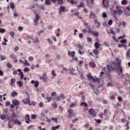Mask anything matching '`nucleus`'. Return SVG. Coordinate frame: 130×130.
Instances as JSON below:
<instances>
[{
	"label": "nucleus",
	"mask_w": 130,
	"mask_h": 130,
	"mask_svg": "<svg viewBox=\"0 0 130 130\" xmlns=\"http://www.w3.org/2000/svg\"><path fill=\"white\" fill-rule=\"evenodd\" d=\"M116 61L118 62L117 67L118 71V75H122V67L120 66H121V61L118 58H117Z\"/></svg>",
	"instance_id": "f257e3e1"
},
{
	"label": "nucleus",
	"mask_w": 130,
	"mask_h": 130,
	"mask_svg": "<svg viewBox=\"0 0 130 130\" xmlns=\"http://www.w3.org/2000/svg\"><path fill=\"white\" fill-rule=\"evenodd\" d=\"M116 9L117 11L114 10L113 11V14H117L118 13L119 15L122 14V13H123V12L122 11V10H121V7L117 5L116 6Z\"/></svg>",
	"instance_id": "f03ea898"
},
{
	"label": "nucleus",
	"mask_w": 130,
	"mask_h": 130,
	"mask_svg": "<svg viewBox=\"0 0 130 130\" xmlns=\"http://www.w3.org/2000/svg\"><path fill=\"white\" fill-rule=\"evenodd\" d=\"M107 68L108 70L107 73H111V71L115 69V67H113L112 65L107 64Z\"/></svg>",
	"instance_id": "7ed1b4c3"
},
{
	"label": "nucleus",
	"mask_w": 130,
	"mask_h": 130,
	"mask_svg": "<svg viewBox=\"0 0 130 130\" xmlns=\"http://www.w3.org/2000/svg\"><path fill=\"white\" fill-rule=\"evenodd\" d=\"M88 112L89 114H90V115H92V116L95 117L97 115V114L96 113V112L95 111V110H94V109L93 108L90 109L88 110Z\"/></svg>",
	"instance_id": "20e7f679"
},
{
	"label": "nucleus",
	"mask_w": 130,
	"mask_h": 130,
	"mask_svg": "<svg viewBox=\"0 0 130 130\" xmlns=\"http://www.w3.org/2000/svg\"><path fill=\"white\" fill-rule=\"evenodd\" d=\"M40 79L42 80L43 82H47L48 78L47 76L46 75V73H44L43 75L40 77Z\"/></svg>",
	"instance_id": "39448f33"
},
{
	"label": "nucleus",
	"mask_w": 130,
	"mask_h": 130,
	"mask_svg": "<svg viewBox=\"0 0 130 130\" xmlns=\"http://www.w3.org/2000/svg\"><path fill=\"white\" fill-rule=\"evenodd\" d=\"M11 121H13L14 124H18V125H21V124H22L21 121H19L18 119H15V120H14V119L12 118L11 119Z\"/></svg>",
	"instance_id": "423d86ee"
},
{
	"label": "nucleus",
	"mask_w": 130,
	"mask_h": 130,
	"mask_svg": "<svg viewBox=\"0 0 130 130\" xmlns=\"http://www.w3.org/2000/svg\"><path fill=\"white\" fill-rule=\"evenodd\" d=\"M64 12H66V7L63 6H60L59 14L61 15V13H64Z\"/></svg>",
	"instance_id": "0eeeda50"
},
{
	"label": "nucleus",
	"mask_w": 130,
	"mask_h": 130,
	"mask_svg": "<svg viewBox=\"0 0 130 130\" xmlns=\"http://www.w3.org/2000/svg\"><path fill=\"white\" fill-rule=\"evenodd\" d=\"M25 122H26L27 124L30 123V121H31V120H30V115H29V114H26V115H25Z\"/></svg>",
	"instance_id": "6e6552de"
},
{
	"label": "nucleus",
	"mask_w": 130,
	"mask_h": 130,
	"mask_svg": "<svg viewBox=\"0 0 130 130\" xmlns=\"http://www.w3.org/2000/svg\"><path fill=\"white\" fill-rule=\"evenodd\" d=\"M68 54L69 56H71L72 58L75 57V55H76V52L75 51H70V50H68Z\"/></svg>",
	"instance_id": "1a4fd4ad"
},
{
	"label": "nucleus",
	"mask_w": 130,
	"mask_h": 130,
	"mask_svg": "<svg viewBox=\"0 0 130 130\" xmlns=\"http://www.w3.org/2000/svg\"><path fill=\"white\" fill-rule=\"evenodd\" d=\"M33 12L35 13V15L36 16V18L35 20H36L37 21H39V19H40V15H39V14H38L36 12V11L33 10Z\"/></svg>",
	"instance_id": "9d476101"
},
{
	"label": "nucleus",
	"mask_w": 130,
	"mask_h": 130,
	"mask_svg": "<svg viewBox=\"0 0 130 130\" xmlns=\"http://www.w3.org/2000/svg\"><path fill=\"white\" fill-rule=\"evenodd\" d=\"M22 102L24 103V104H29V103H30V99H23L22 100Z\"/></svg>",
	"instance_id": "9b49d317"
},
{
	"label": "nucleus",
	"mask_w": 130,
	"mask_h": 130,
	"mask_svg": "<svg viewBox=\"0 0 130 130\" xmlns=\"http://www.w3.org/2000/svg\"><path fill=\"white\" fill-rule=\"evenodd\" d=\"M92 52L94 55H98L100 53V51L98 49H94L92 50Z\"/></svg>",
	"instance_id": "f8f14e48"
},
{
	"label": "nucleus",
	"mask_w": 130,
	"mask_h": 130,
	"mask_svg": "<svg viewBox=\"0 0 130 130\" xmlns=\"http://www.w3.org/2000/svg\"><path fill=\"white\" fill-rule=\"evenodd\" d=\"M89 19H95V18H96V15H95V14L91 11L89 14Z\"/></svg>",
	"instance_id": "ddd939ff"
},
{
	"label": "nucleus",
	"mask_w": 130,
	"mask_h": 130,
	"mask_svg": "<svg viewBox=\"0 0 130 130\" xmlns=\"http://www.w3.org/2000/svg\"><path fill=\"white\" fill-rule=\"evenodd\" d=\"M31 83L32 84H34V86L35 87V88H37V87H38V86H39V82H38V81H35L34 80H32L31 81Z\"/></svg>",
	"instance_id": "4468645a"
},
{
	"label": "nucleus",
	"mask_w": 130,
	"mask_h": 130,
	"mask_svg": "<svg viewBox=\"0 0 130 130\" xmlns=\"http://www.w3.org/2000/svg\"><path fill=\"white\" fill-rule=\"evenodd\" d=\"M103 5L104 8L107 9L109 7V6H110V5H109V1H108L104 3V4H103Z\"/></svg>",
	"instance_id": "2eb2a0df"
},
{
	"label": "nucleus",
	"mask_w": 130,
	"mask_h": 130,
	"mask_svg": "<svg viewBox=\"0 0 130 130\" xmlns=\"http://www.w3.org/2000/svg\"><path fill=\"white\" fill-rule=\"evenodd\" d=\"M13 104H14L15 106H19V105H20V102L17 100H14L13 102Z\"/></svg>",
	"instance_id": "dca6fc26"
},
{
	"label": "nucleus",
	"mask_w": 130,
	"mask_h": 130,
	"mask_svg": "<svg viewBox=\"0 0 130 130\" xmlns=\"http://www.w3.org/2000/svg\"><path fill=\"white\" fill-rule=\"evenodd\" d=\"M129 121L126 120V124L124 126H125L126 128H125L126 130L129 129Z\"/></svg>",
	"instance_id": "f3484780"
},
{
	"label": "nucleus",
	"mask_w": 130,
	"mask_h": 130,
	"mask_svg": "<svg viewBox=\"0 0 130 130\" xmlns=\"http://www.w3.org/2000/svg\"><path fill=\"white\" fill-rule=\"evenodd\" d=\"M69 71H70L69 74H71V75H76V73H74L75 70L74 68H72L70 69Z\"/></svg>",
	"instance_id": "a211bd4d"
},
{
	"label": "nucleus",
	"mask_w": 130,
	"mask_h": 130,
	"mask_svg": "<svg viewBox=\"0 0 130 130\" xmlns=\"http://www.w3.org/2000/svg\"><path fill=\"white\" fill-rule=\"evenodd\" d=\"M89 66L91 68H92L94 69V68H96V64L94 62H91L89 63Z\"/></svg>",
	"instance_id": "6ab92c4d"
},
{
	"label": "nucleus",
	"mask_w": 130,
	"mask_h": 130,
	"mask_svg": "<svg viewBox=\"0 0 130 130\" xmlns=\"http://www.w3.org/2000/svg\"><path fill=\"white\" fill-rule=\"evenodd\" d=\"M94 47L95 49H98V48L100 47V45L99 44V43H98V42H96L94 43Z\"/></svg>",
	"instance_id": "aec40b11"
},
{
	"label": "nucleus",
	"mask_w": 130,
	"mask_h": 130,
	"mask_svg": "<svg viewBox=\"0 0 130 130\" xmlns=\"http://www.w3.org/2000/svg\"><path fill=\"white\" fill-rule=\"evenodd\" d=\"M92 34L93 36H95V37H98V36H99V32L98 31H93Z\"/></svg>",
	"instance_id": "412c9836"
},
{
	"label": "nucleus",
	"mask_w": 130,
	"mask_h": 130,
	"mask_svg": "<svg viewBox=\"0 0 130 130\" xmlns=\"http://www.w3.org/2000/svg\"><path fill=\"white\" fill-rule=\"evenodd\" d=\"M45 5H46L47 6H50V5H51V1L45 0Z\"/></svg>",
	"instance_id": "4be33fe9"
},
{
	"label": "nucleus",
	"mask_w": 130,
	"mask_h": 130,
	"mask_svg": "<svg viewBox=\"0 0 130 130\" xmlns=\"http://www.w3.org/2000/svg\"><path fill=\"white\" fill-rule=\"evenodd\" d=\"M75 106H78V103H72L69 107L71 108L72 107H75Z\"/></svg>",
	"instance_id": "5701e85b"
},
{
	"label": "nucleus",
	"mask_w": 130,
	"mask_h": 130,
	"mask_svg": "<svg viewBox=\"0 0 130 130\" xmlns=\"http://www.w3.org/2000/svg\"><path fill=\"white\" fill-rule=\"evenodd\" d=\"M126 56L128 58H129L130 57V48L128 49V50L126 52Z\"/></svg>",
	"instance_id": "b1692460"
},
{
	"label": "nucleus",
	"mask_w": 130,
	"mask_h": 130,
	"mask_svg": "<svg viewBox=\"0 0 130 130\" xmlns=\"http://www.w3.org/2000/svg\"><path fill=\"white\" fill-rule=\"evenodd\" d=\"M15 81H16V79H14V78H12L11 80V83H10V85L11 86H14L15 85Z\"/></svg>",
	"instance_id": "393cba45"
},
{
	"label": "nucleus",
	"mask_w": 130,
	"mask_h": 130,
	"mask_svg": "<svg viewBox=\"0 0 130 130\" xmlns=\"http://www.w3.org/2000/svg\"><path fill=\"white\" fill-rule=\"evenodd\" d=\"M17 95H18V93L15 91H13L11 93V96L12 97H15V96H17Z\"/></svg>",
	"instance_id": "a878e982"
},
{
	"label": "nucleus",
	"mask_w": 130,
	"mask_h": 130,
	"mask_svg": "<svg viewBox=\"0 0 130 130\" xmlns=\"http://www.w3.org/2000/svg\"><path fill=\"white\" fill-rule=\"evenodd\" d=\"M7 67L8 68V69H12V68L13 67V65H12L11 63L8 62L7 63Z\"/></svg>",
	"instance_id": "bb28decb"
},
{
	"label": "nucleus",
	"mask_w": 130,
	"mask_h": 130,
	"mask_svg": "<svg viewBox=\"0 0 130 130\" xmlns=\"http://www.w3.org/2000/svg\"><path fill=\"white\" fill-rule=\"evenodd\" d=\"M28 9H29L30 10H32V11H34L33 9H35V4H32V6H29Z\"/></svg>",
	"instance_id": "cd10ccee"
},
{
	"label": "nucleus",
	"mask_w": 130,
	"mask_h": 130,
	"mask_svg": "<svg viewBox=\"0 0 130 130\" xmlns=\"http://www.w3.org/2000/svg\"><path fill=\"white\" fill-rule=\"evenodd\" d=\"M127 4V0H122L121 1V5H123L124 6H125Z\"/></svg>",
	"instance_id": "c85d7f7f"
},
{
	"label": "nucleus",
	"mask_w": 130,
	"mask_h": 130,
	"mask_svg": "<svg viewBox=\"0 0 130 130\" xmlns=\"http://www.w3.org/2000/svg\"><path fill=\"white\" fill-rule=\"evenodd\" d=\"M10 58H12V59H15V58H17V57H16L14 54H11L10 55Z\"/></svg>",
	"instance_id": "c756f323"
},
{
	"label": "nucleus",
	"mask_w": 130,
	"mask_h": 130,
	"mask_svg": "<svg viewBox=\"0 0 130 130\" xmlns=\"http://www.w3.org/2000/svg\"><path fill=\"white\" fill-rule=\"evenodd\" d=\"M6 117H7V116H6V115H2L1 116L0 118L1 119H2V120H4L6 119Z\"/></svg>",
	"instance_id": "7c9ffc66"
},
{
	"label": "nucleus",
	"mask_w": 130,
	"mask_h": 130,
	"mask_svg": "<svg viewBox=\"0 0 130 130\" xmlns=\"http://www.w3.org/2000/svg\"><path fill=\"white\" fill-rule=\"evenodd\" d=\"M52 106L54 108H56L57 107V104H56V102H54L52 104Z\"/></svg>",
	"instance_id": "2f4dec72"
},
{
	"label": "nucleus",
	"mask_w": 130,
	"mask_h": 130,
	"mask_svg": "<svg viewBox=\"0 0 130 130\" xmlns=\"http://www.w3.org/2000/svg\"><path fill=\"white\" fill-rule=\"evenodd\" d=\"M38 21L36 19H34V26H37L38 25Z\"/></svg>",
	"instance_id": "473e14b6"
},
{
	"label": "nucleus",
	"mask_w": 130,
	"mask_h": 130,
	"mask_svg": "<svg viewBox=\"0 0 130 130\" xmlns=\"http://www.w3.org/2000/svg\"><path fill=\"white\" fill-rule=\"evenodd\" d=\"M17 84L19 87H22L23 86V83H22V81H17Z\"/></svg>",
	"instance_id": "72a5a7b5"
},
{
	"label": "nucleus",
	"mask_w": 130,
	"mask_h": 130,
	"mask_svg": "<svg viewBox=\"0 0 130 130\" xmlns=\"http://www.w3.org/2000/svg\"><path fill=\"white\" fill-rule=\"evenodd\" d=\"M88 80H92L93 79V76H92V75L90 74H89L87 76Z\"/></svg>",
	"instance_id": "f704fd0d"
},
{
	"label": "nucleus",
	"mask_w": 130,
	"mask_h": 130,
	"mask_svg": "<svg viewBox=\"0 0 130 130\" xmlns=\"http://www.w3.org/2000/svg\"><path fill=\"white\" fill-rule=\"evenodd\" d=\"M19 76H20V79L21 80H23V78H24V74L23 73V72H20L19 74Z\"/></svg>",
	"instance_id": "c9c22d12"
},
{
	"label": "nucleus",
	"mask_w": 130,
	"mask_h": 130,
	"mask_svg": "<svg viewBox=\"0 0 130 130\" xmlns=\"http://www.w3.org/2000/svg\"><path fill=\"white\" fill-rule=\"evenodd\" d=\"M9 34H10V36L12 37V38H14V36L15 35V32L14 31H10L9 32Z\"/></svg>",
	"instance_id": "e433bc0d"
},
{
	"label": "nucleus",
	"mask_w": 130,
	"mask_h": 130,
	"mask_svg": "<svg viewBox=\"0 0 130 130\" xmlns=\"http://www.w3.org/2000/svg\"><path fill=\"white\" fill-rule=\"evenodd\" d=\"M59 96L61 99H66V95L62 93H60Z\"/></svg>",
	"instance_id": "4c0bfd02"
},
{
	"label": "nucleus",
	"mask_w": 130,
	"mask_h": 130,
	"mask_svg": "<svg viewBox=\"0 0 130 130\" xmlns=\"http://www.w3.org/2000/svg\"><path fill=\"white\" fill-rule=\"evenodd\" d=\"M92 82L93 83H95V82H99V78H96V79H94L93 77V79H92Z\"/></svg>",
	"instance_id": "58836bf2"
},
{
	"label": "nucleus",
	"mask_w": 130,
	"mask_h": 130,
	"mask_svg": "<svg viewBox=\"0 0 130 130\" xmlns=\"http://www.w3.org/2000/svg\"><path fill=\"white\" fill-rule=\"evenodd\" d=\"M58 5H63V0H57Z\"/></svg>",
	"instance_id": "ea45409f"
},
{
	"label": "nucleus",
	"mask_w": 130,
	"mask_h": 130,
	"mask_svg": "<svg viewBox=\"0 0 130 130\" xmlns=\"http://www.w3.org/2000/svg\"><path fill=\"white\" fill-rule=\"evenodd\" d=\"M10 8L14 10L15 9V5L14 3H10Z\"/></svg>",
	"instance_id": "a19ab883"
},
{
	"label": "nucleus",
	"mask_w": 130,
	"mask_h": 130,
	"mask_svg": "<svg viewBox=\"0 0 130 130\" xmlns=\"http://www.w3.org/2000/svg\"><path fill=\"white\" fill-rule=\"evenodd\" d=\"M76 46L79 48V49H83V46H82L81 45H80V44H77L76 45Z\"/></svg>",
	"instance_id": "79ce46f5"
},
{
	"label": "nucleus",
	"mask_w": 130,
	"mask_h": 130,
	"mask_svg": "<svg viewBox=\"0 0 130 130\" xmlns=\"http://www.w3.org/2000/svg\"><path fill=\"white\" fill-rule=\"evenodd\" d=\"M84 7V3H80V4L78 6H77V8H83Z\"/></svg>",
	"instance_id": "37998d69"
},
{
	"label": "nucleus",
	"mask_w": 130,
	"mask_h": 130,
	"mask_svg": "<svg viewBox=\"0 0 130 130\" xmlns=\"http://www.w3.org/2000/svg\"><path fill=\"white\" fill-rule=\"evenodd\" d=\"M107 76L109 80H111V75H110V74H109V73L107 72Z\"/></svg>",
	"instance_id": "c03bdc74"
},
{
	"label": "nucleus",
	"mask_w": 130,
	"mask_h": 130,
	"mask_svg": "<svg viewBox=\"0 0 130 130\" xmlns=\"http://www.w3.org/2000/svg\"><path fill=\"white\" fill-rule=\"evenodd\" d=\"M1 60H5L6 59V56L3 55H1Z\"/></svg>",
	"instance_id": "a18cd8bd"
},
{
	"label": "nucleus",
	"mask_w": 130,
	"mask_h": 130,
	"mask_svg": "<svg viewBox=\"0 0 130 130\" xmlns=\"http://www.w3.org/2000/svg\"><path fill=\"white\" fill-rule=\"evenodd\" d=\"M48 102H50L52 100V97H47Z\"/></svg>",
	"instance_id": "49530a36"
},
{
	"label": "nucleus",
	"mask_w": 130,
	"mask_h": 130,
	"mask_svg": "<svg viewBox=\"0 0 130 130\" xmlns=\"http://www.w3.org/2000/svg\"><path fill=\"white\" fill-rule=\"evenodd\" d=\"M52 120H54L55 123H57L58 121H57V118H51Z\"/></svg>",
	"instance_id": "de8ad7c7"
},
{
	"label": "nucleus",
	"mask_w": 130,
	"mask_h": 130,
	"mask_svg": "<svg viewBox=\"0 0 130 130\" xmlns=\"http://www.w3.org/2000/svg\"><path fill=\"white\" fill-rule=\"evenodd\" d=\"M78 120H79V118H76L75 119L72 120V122L73 123H75V122H77Z\"/></svg>",
	"instance_id": "09e8293b"
},
{
	"label": "nucleus",
	"mask_w": 130,
	"mask_h": 130,
	"mask_svg": "<svg viewBox=\"0 0 130 130\" xmlns=\"http://www.w3.org/2000/svg\"><path fill=\"white\" fill-rule=\"evenodd\" d=\"M28 60H29V61H33L34 60V58H33L32 56H30L28 58Z\"/></svg>",
	"instance_id": "8fccbe9b"
},
{
	"label": "nucleus",
	"mask_w": 130,
	"mask_h": 130,
	"mask_svg": "<svg viewBox=\"0 0 130 130\" xmlns=\"http://www.w3.org/2000/svg\"><path fill=\"white\" fill-rule=\"evenodd\" d=\"M108 112V110H107V109H106L104 110V113L105 116H106V114H107Z\"/></svg>",
	"instance_id": "3c124183"
},
{
	"label": "nucleus",
	"mask_w": 130,
	"mask_h": 130,
	"mask_svg": "<svg viewBox=\"0 0 130 130\" xmlns=\"http://www.w3.org/2000/svg\"><path fill=\"white\" fill-rule=\"evenodd\" d=\"M47 41L48 42L49 44L51 45L53 42L51 40H50V39H48Z\"/></svg>",
	"instance_id": "603ef678"
},
{
	"label": "nucleus",
	"mask_w": 130,
	"mask_h": 130,
	"mask_svg": "<svg viewBox=\"0 0 130 130\" xmlns=\"http://www.w3.org/2000/svg\"><path fill=\"white\" fill-rule=\"evenodd\" d=\"M37 117V116H36V115L35 114H33L31 115V118L32 119H36Z\"/></svg>",
	"instance_id": "864d4df0"
},
{
	"label": "nucleus",
	"mask_w": 130,
	"mask_h": 130,
	"mask_svg": "<svg viewBox=\"0 0 130 130\" xmlns=\"http://www.w3.org/2000/svg\"><path fill=\"white\" fill-rule=\"evenodd\" d=\"M51 74L53 77H55V76H56V74H55V71L54 70L52 71Z\"/></svg>",
	"instance_id": "5fc2aeb1"
},
{
	"label": "nucleus",
	"mask_w": 130,
	"mask_h": 130,
	"mask_svg": "<svg viewBox=\"0 0 130 130\" xmlns=\"http://www.w3.org/2000/svg\"><path fill=\"white\" fill-rule=\"evenodd\" d=\"M112 23H113V21H112V20L110 19L108 21V24L109 25H112Z\"/></svg>",
	"instance_id": "6e6d98bb"
},
{
	"label": "nucleus",
	"mask_w": 130,
	"mask_h": 130,
	"mask_svg": "<svg viewBox=\"0 0 130 130\" xmlns=\"http://www.w3.org/2000/svg\"><path fill=\"white\" fill-rule=\"evenodd\" d=\"M93 32H94L93 30H91V28H90V27H88V33H91V34L93 33Z\"/></svg>",
	"instance_id": "4d7b16f0"
},
{
	"label": "nucleus",
	"mask_w": 130,
	"mask_h": 130,
	"mask_svg": "<svg viewBox=\"0 0 130 130\" xmlns=\"http://www.w3.org/2000/svg\"><path fill=\"white\" fill-rule=\"evenodd\" d=\"M112 64H113V66H114V68H115V67H117V63L115 61H113L112 62Z\"/></svg>",
	"instance_id": "13d9d810"
},
{
	"label": "nucleus",
	"mask_w": 130,
	"mask_h": 130,
	"mask_svg": "<svg viewBox=\"0 0 130 130\" xmlns=\"http://www.w3.org/2000/svg\"><path fill=\"white\" fill-rule=\"evenodd\" d=\"M5 32H6V29L3 28L0 29V33H5Z\"/></svg>",
	"instance_id": "bf43d9fd"
},
{
	"label": "nucleus",
	"mask_w": 130,
	"mask_h": 130,
	"mask_svg": "<svg viewBox=\"0 0 130 130\" xmlns=\"http://www.w3.org/2000/svg\"><path fill=\"white\" fill-rule=\"evenodd\" d=\"M83 61H79V62L78 63L79 67H82V64H83Z\"/></svg>",
	"instance_id": "052dcab7"
},
{
	"label": "nucleus",
	"mask_w": 130,
	"mask_h": 130,
	"mask_svg": "<svg viewBox=\"0 0 130 130\" xmlns=\"http://www.w3.org/2000/svg\"><path fill=\"white\" fill-rule=\"evenodd\" d=\"M18 74V71H17V70H14L13 71V74L14 75V76H16V75H17Z\"/></svg>",
	"instance_id": "680f3d73"
},
{
	"label": "nucleus",
	"mask_w": 130,
	"mask_h": 130,
	"mask_svg": "<svg viewBox=\"0 0 130 130\" xmlns=\"http://www.w3.org/2000/svg\"><path fill=\"white\" fill-rule=\"evenodd\" d=\"M68 112L69 113V114H73V110H72V109H70L69 110H68Z\"/></svg>",
	"instance_id": "e2e57ef3"
},
{
	"label": "nucleus",
	"mask_w": 130,
	"mask_h": 130,
	"mask_svg": "<svg viewBox=\"0 0 130 130\" xmlns=\"http://www.w3.org/2000/svg\"><path fill=\"white\" fill-rule=\"evenodd\" d=\"M95 121H96L98 123H101V120L100 119H94Z\"/></svg>",
	"instance_id": "0e129e2a"
},
{
	"label": "nucleus",
	"mask_w": 130,
	"mask_h": 130,
	"mask_svg": "<svg viewBox=\"0 0 130 130\" xmlns=\"http://www.w3.org/2000/svg\"><path fill=\"white\" fill-rule=\"evenodd\" d=\"M90 125L89 123H86L85 125H83L84 127H85V128H88V127Z\"/></svg>",
	"instance_id": "69168bd1"
},
{
	"label": "nucleus",
	"mask_w": 130,
	"mask_h": 130,
	"mask_svg": "<svg viewBox=\"0 0 130 130\" xmlns=\"http://www.w3.org/2000/svg\"><path fill=\"white\" fill-rule=\"evenodd\" d=\"M29 68H25L24 69V72H29Z\"/></svg>",
	"instance_id": "338daca9"
},
{
	"label": "nucleus",
	"mask_w": 130,
	"mask_h": 130,
	"mask_svg": "<svg viewBox=\"0 0 130 130\" xmlns=\"http://www.w3.org/2000/svg\"><path fill=\"white\" fill-rule=\"evenodd\" d=\"M126 9V10H127V11H129L130 12V5L127 6Z\"/></svg>",
	"instance_id": "774afa93"
}]
</instances>
